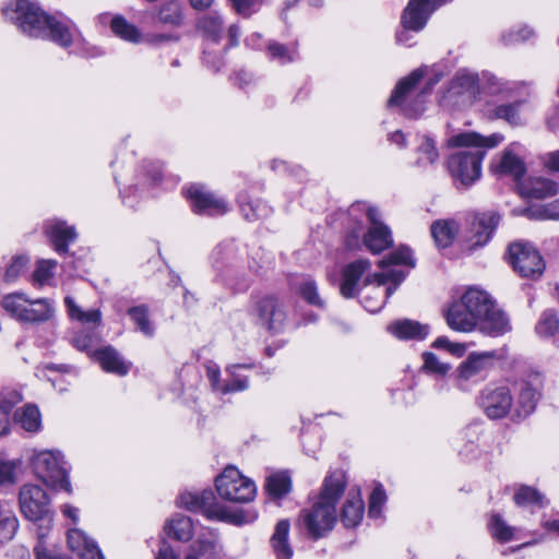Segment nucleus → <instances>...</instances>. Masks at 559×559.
I'll return each instance as SVG.
<instances>
[{
    "label": "nucleus",
    "mask_w": 559,
    "mask_h": 559,
    "mask_svg": "<svg viewBox=\"0 0 559 559\" xmlns=\"http://www.w3.org/2000/svg\"><path fill=\"white\" fill-rule=\"evenodd\" d=\"M300 296L310 305L323 308L324 301L318 294V287L311 280L305 281L299 287Z\"/></svg>",
    "instance_id": "603ef678"
},
{
    "label": "nucleus",
    "mask_w": 559,
    "mask_h": 559,
    "mask_svg": "<svg viewBox=\"0 0 559 559\" xmlns=\"http://www.w3.org/2000/svg\"><path fill=\"white\" fill-rule=\"evenodd\" d=\"M536 333L543 337L555 336L559 333V318L552 309L545 310L536 326Z\"/></svg>",
    "instance_id": "79ce46f5"
},
{
    "label": "nucleus",
    "mask_w": 559,
    "mask_h": 559,
    "mask_svg": "<svg viewBox=\"0 0 559 559\" xmlns=\"http://www.w3.org/2000/svg\"><path fill=\"white\" fill-rule=\"evenodd\" d=\"M4 15L29 37L49 38L61 47L74 41L78 31L70 21L45 14L34 2L16 0L3 10Z\"/></svg>",
    "instance_id": "f257e3e1"
},
{
    "label": "nucleus",
    "mask_w": 559,
    "mask_h": 559,
    "mask_svg": "<svg viewBox=\"0 0 559 559\" xmlns=\"http://www.w3.org/2000/svg\"><path fill=\"white\" fill-rule=\"evenodd\" d=\"M424 368L436 374H445L450 370V366L441 362L433 353L424 354Z\"/></svg>",
    "instance_id": "4d7b16f0"
},
{
    "label": "nucleus",
    "mask_w": 559,
    "mask_h": 559,
    "mask_svg": "<svg viewBox=\"0 0 559 559\" xmlns=\"http://www.w3.org/2000/svg\"><path fill=\"white\" fill-rule=\"evenodd\" d=\"M366 211L370 223L368 231L364 235V245L372 253H380L392 246L391 230L380 221L379 211L376 207L367 206L365 203H356L349 207V214Z\"/></svg>",
    "instance_id": "9d476101"
},
{
    "label": "nucleus",
    "mask_w": 559,
    "mask_h": 559,
    "mask_svg": "<svg viewBox=\"0 0 559 559\" xmlns=\"http://www.w3.org/2000/svg\"><path fill=\"white\" fill-rule=\"evenodd\" d=\"M80 559H105L97 545L92 540L76 554Z\"/></svg>",
    "instance_id": "774afa93"
},
{
    "label": "nucleus",
    "mask_w": 559,
    "mask_h": 559,
    "mask_svg": "<svg viewBox=\"0 0 559 559\" xmlns=\"http://www.w3.org/2000/svg\"><path fill=\"white\" fill-rule=\"evenodd\" d=\"M258 2L259 0H230L234 10L245 17L250 16L255 11Z\"/></svg>",
    "instance_id": "052dcab7"
},
{
    "label": "nucleus",
    "mask_w": 559,
    "mask_h": 559,
    "mask_svg": "<svg viewBox=\"0 0 559 559\" xmlns=\"http://www.w3.org/2000/svg\"><path fill=\"white\" fill-rule=\"evenodd\" d=\"M416 165L418 167H427L437 162L439 153L431 138L425 136L423 143L417 148Z\"/></svg>",
    "instance_id": "49530a36"
},
{
    "label": "nucleus",
    "mask_w": 559,
    "mask_h": 559,
    "mask_svg": "<svg viewBox=\"0 0 559 559\" xmlns=\"http://www.w3.org/2000/svg\"><path fill=\"white\" fill-rule=\"evenodd\" d=\"M460 300L465 304L466 309L473 314L477 322L487 313L492 304V299L487 293L476 288L467 289Z\"/></svg>",
    "instance_id": "a878e982"
},
{
    "label": "nucleus",
    "mask_w": 559,
    "mask_h": 559,
    "mask_svg": "<svg viewBox=\"0 0 559 559\" xmlns=\"http://www.w3.org/2000/svg\"><path fill=\"white\" fill-rule=\"evenodd\" d=\"M28 263L29 259L25 255H16L12 258L4 273L5 282H15L25 272Z\"/></svg>",
    "instance_id": "3c124183"
},
{
    "label": "nucleus",
    "mask_w": 559,
    "mask_h": 559,
    "mask_svg": "<svg viewBox=\"0 0 559 559\" xmlns=\"http://www.w3.org/2000/svg\"><path fill=\"white\" fill-rule=\"evenodd\" d=\"M213 266L218 272H226L225 281L227 284L236 280V289L245 290L249 287V280L246 277L237 278L238 248L233 241H226L218 245L212 253Z\"/></svg>",
    "instance_id": "4468645a"
},
{
    "label": "nucleus",
    "mask_w": 559,
    "mask_h": 559,
    "mask_svg": "<svg viewBox=\"0 0 559 559\" xmlns=\"http://www.w3.org/2000/svg\"><path fill=\"white\" fill-rule=\"evenodd\" d=\"M254 314L269 331L278 332L285 322L283 305L274 296H264L254 302Z\"/></svg>",
    "instance_id": "dca6fc26"
},
{
    "label": "nucleus",
    "mask_w": 559,
    "mask_h": 559,
    "mask_svg": "<svg viewBox=\"0 0 559 559\" xmlns=\"http://www.w3.org/2000/svg\"><path fill=\"white\" fill-rule=\"evenodd\" d=\"M265 489L273 498H281L290 490V477L286 473H275L266 478Z\"/></svg>",
    "instance_id": "37998d69"
},
{
    "label": "nucleus",
    "mask_w": 559,
    "mask_h": 559,
    "mask_svg": "<svg viewBox=\"0 0 559 559\" xmlns=\"http://www.w3.org/2000/svg\"><path fill=\"white\" fill-rule=\"evenodd\" d=\"M57 262L52 260H43L38 262V265L34 272V278L40 285L45 284L51 276L52 270L55 269Z\"/></svg>",
    "instance_id": "bf43d9fd"
},
{
    "label": "nucleus",
    "mask_w": 559,
    "mask_h": 559,
    "mask_svg": "<svg viewBox=\"0 0 559 559\" xmlns=\"http://www.w3.org/2000/svg\"><path fill=\"white\" fill-rule=\"evenodd\" d=\"M219 497L235 503H247L257 495L255 484L234 466L226 467L215 479Z\"/></svg>",
    "instance_id": "6e6552de"
},
{
    "label": "nucleus",
    "mask_w": 559,
    "mask_h": 559,
    "mask_svg": "<svg viewBox=\"0 0 559 559\" xmlns=\"http://www.w3.org/2000/svg\"><path fill=\"white\" fill-rule=\"evenodd\" d=\"M267 52L272 59L277 60L282 64L294 61L297 56L296 48L289 49L284 44L276 41H270L267 44Z\"/></svg>",
    "instance_id": "8fccbe9b"
},
{
    "label": "nucleus",
    "mask_w": 559,
    "mask_h": 559,
    "mask_svg": "<svg viewBox=\"0 0 559 559\" xmlns=\"http://www.w3.org/2000/svg\"><path fill=\"white\" fill-rule=\"evenodd\" d=\"M197 28L205 39L218 44L224 29L223 17L217 12L205 13L198 19Z\"/></svg>",
    "instance_id": "c756f323"
},
{
    "label": "nucleus",
    "mask_w": 559,
    "mask_h": 559,
    "mask_svg": "<svg viewBox=\"0 0 559 559\" xmlns=\"http://www.w3.org/2000/svg\"><path fill=\"white\" fill-rule=\"evenodd\" d=\"M513 500L519 507H537L544 508L548 504V500L536 488L522 485L514 493Z\"/></svg>",
    "instance_id": "f704fd0d"
},
{
    "label": "nucleus",
    "mask_w": 559,
    "mask_h": 559,
    "mask_svg": "<svg viewBox=\"0 0 559 559\" xmlns=\"http://www.w3.org/2000/svg\"><path fill=\"white\" fill-rule=\"evenodd\" d=\"M493 352L473 353L457 368L460 381H477L483 379L492 366Z\"/></svg>",
    "instance_id": "a211bd4d"
},
{
    "label": "nucleus",
    "mask_w": 559,
    "mask_h": 559,
    "mask_svg": "<svg viewBox=\"0 0 559 559\" xmlns=\"http://www.w3.org/2000/svg\"><path fill=\"white\" fill-rule=\"evenodd\" d=\"M194 213L199 215L219 216L229 211L227 202L201 185H191L186 190Z\"/></svg>",
    "instance_id": "2eb2a0df"
},
{
    "label": "nucleus",
    "mask_w": 559,
    "mask_h": 559,
    "mask_svg": "<svg viewBox=\"0 0 559 559\" xmlns=\"http://www.w3.org/2000/svg\"><path fill=\"white\" fill-rule=\"evenodd\" d=\"M32 467L35 475L47 486L71 492V484L59 451H40L33 455Z\"/></svg>",
    "instance_id": "0eeeda50"
},
{
    "label": "nucleus",
    "mask_w": 559,
    "mask_h": 559,
    "mask_svg": "<svg viewBox=\"0 0 559 559\" xmlns=\"http://www.w3.org/2000/svg\"><path fill=\"white\" fill-rule=\"evenodd\" d=\"M19 520L12 511L0 513V544L10 542L16 534Z\"/></svg>",
    "instance_id": "de8ad7c7"
},
{
    "label": "nucleus",
    "mask_w": 559,
    "mask_h": 559,
    "mask_svg": "<svg viewBox=\"0 0 559 559\" xmlns=\"http://www.w3.org/2000/svg\"><path fill=\"white\" fill-rule=\"evenodd\" d=\"M347 481L342 469L330 472L323 480L318 501L304 511L302 523L313 539L323 537L336 522V504L343 496Z\"/></svg>",
    "instance_id": "7ed1b4c3"
},
{
    "label": "nucleus",
    "mask_w": 559,
    "mask_h": 559,
    "mask_svg": "<svg viewBox=\"0 0 559 559\" xmlns=\"http://www.w3.org/2000/svg\"><path fill=\"white\" fill-rule=\"evenodd\" d=\"M15 419L28 432H36L41 426L40 412L36 405L27 404L17 409Z\"/></svg>",
    "instance_id": "c9c22d12"
},
{
    "label": "nucleus",
    "mask_w": 559,
    "mask_h": 559,
    "mask_svg": "<svg viewBox=\"0 0 559 559\" xmlns=\"http://www.w3.org/2000/svg\"><path fill=\"white\" fill-rule=\"evenodd\" d=\"M447 324L454 331L469 332L478 325L477 320L460 299L453 301L444 312Z\"/></svg>",
    "instance_id": "4be33fe9"
},
{
    "label": "nucleus",
    "mask_w": 559,
    "mask_h": 559,
    "mask_svg": "<svg viewBox=\"0 0 559 559\" xmlns=\"http://www.w3.org/2000/svg\"><path fill=\"white\" fill-rule=\"evenodd\" d=\"M157 19L160 23L177 26L181 24L182 14L180 5L177 2L170 1L162 5Z\"/></svg>",
    "instance_id": "09e8293b"
},
{
    "label": "nucleus",
    "mask_w": 559,
    "mask_h": 559,
    "mask_svg": "<svg viewBox=\"0 0 559 559\" xmlns=\"http://www.w3.org/2000/svg\"><path fill=\"white\" fill-rule=\"evenodd\" d=\"M93 357L106 372L126 376L131 368V362L124 361L119 352L112 346H105L95 350Z\"/></svg>",
    "instance_id": "b1692460"
},
{
    "label": "nucleus",
    "mask_w": 559,
    "mask_h": 559,
    "mask_svg": "<svg viewBox=\"0 0 559 559\" xmlns=\"http://www.w3.org/2000/svg\"><path fill=\"white\" fill-rule=\"evenodd\" d=\"M290 523L288 520L277 522L274 533L270 539L276 559H292L293 548L288 542Z\"/></svg>",
    "instance_id": "bb28decb"
},
{
    "label": "nucleus",
    "mask_w": 559,
    "mask_h": 559,
    "mask_svg": "<svg viewBox=\"0 0 559 559\" xmlns=\"http://www.w3.org/2000/svg\"><path fill=\"white\" fill-rule=\"evenodd\" d=\"M430 233L438 248H448L459 234V224L454 219H438L430 226Z\"/></svg>",
    "instance_id": "cd10ccee"
},
{
    "label": "nucleus",
    "mask_w": 559,
    "mask_h": 559,
    "mask_svg": "<svg viewBox=\"0 0 559 559\" xmlns=\"http://www.w3.org/2000/svg\"><path fill=\"white\" fill-rule=\"evenodd\" d=\"M45 233L52 242L55 250L60 253L68 252V246L76 238L74 226H69L64 221L50 219L45 224Z\"/></svg>",
    "instance_id": "aec40b11"
},
{
    "label": "nucleus",
    "mask_w": 559,
    "mask_h": 559,
    "mask_svg": "<svg viewBox=\"0 0 559 559\" xmlns=\"http://www.w3.org/2000/svg\"><path fill=\"white\" fill-rule=\"evenodd\" d=\"M165 531L168 536L179 542H189L194 534L193 522L189 516L175 514L166 522Z\"/></svg>",
    "instance_id": "7c9ffc66"
},
{
    "label": "nucleus",
    "mask_w": 559,
    "mask_h": 559,
    "mask_svg": "<svg viewBox=\"0 0 559 559\" xmlns=\"http://www.w3.org/2000/svg\"><path fill=\"white\" fill-rule=\"evenodd\" d=\"M253 203V212H248L247 206H241V213L247 221L253 222L262 219L271 215L272 207L261 200L251 201Z\"/></svg>",
    "instance_id": "864d4df0"
},
{
    "label": "nucleus",
    "mask_w": 559,
    "mask_h": 559,
    "mask_svg": "<svg viewBox=\"0 0 559 559\" xmlns=\"http://www.w3.org/2000/svg\"><path fill=\"white\" fill-rule=\"evenodd\" d=\"M15 464L13 462H0V484L13 483Z\"/></svg>",
    "instance_id": "338daca9"
},
{
    "label": "nucleus",
    "mask_w": 559,
    "mask_h": 559,
    "mask_svg": "<svg viewBox=\"0 0 559 559\" xmlns=\"http://www.w3.org/2000/svg\"><path fill=\"white\" fill-rule=\"evenodd\" d=\"M64 305L67 307L69 317L73 320H78L81 323H91L99 325L102 321V313L98 309H91L83 311L70 296L64 298Z\"/></svg>",
    "instance_id": "4c0bfd02"
},
{
    "label": "nucleus",
    "mask_w": 559,
    "mask_h": 559,
    "mask_svg": "<svg viewBox=\"0 0 559 559\" xmlns=\"http://www.w3.org/2000/svg\"><path fill=\"white\" fill-rule=\"evenodd\" d=\"M389 282V272H381V273H372L368 274L365 280V285H372L376 284L377 287L374 288V294L380 296L381 295V287L385 285Z\"/></svg>",
    "instance_id": "e2e57ef3"
},
{
    "label": "nucleus",
    "mask_w": 559,
    "mask_h": 559,
    "mask_svg": "<svg viewBox=\"0 0 559 559\" xmlns=\"http://www.w3.org/2000/svg\"><path fill=\"white\" fill-rule=\"evenodd\" d=\"M508 260L513 270L523 277L540 275L545 269L539 252L531 243L523 241L508 247Z\"/></svg>",
    "instance_id": "f8f14e48"
},
{
    "label": "nucleus",
    "mask_w": 559,
    "mask_h": 559,
    "mask_svg": "<svg viewBox=\"0 0 559 559\" xmlns=\"http://www.w3.org/2000/svg\"><path fill=\"white\" fill-rule=\"evenodd\" d=\"M386 331L402 341H421L429 334V326L415 320L401 319L390 323Z\"/></svg>",
    "instance_id": "412c9836"
},
{
    "label": "nucleus",
    "mask_w": 559,
    "mask_h": 559,
    "mask_svg": "<svg viewBox=\"0 0 559 559\" xmlns=\"http://www.w3.org/2000/svg\"><path fill=\"white\" fill-rule=\"evenodd\" d=\"M502 141L503 136L499 133L481 136L475 132H463L451 136L448 140L449 146L464 147L452 154L448 160L451 176L465 187L473 185L480 178L486 150L496 147Z\"/></svg>",
    "instance_id": "f03ea898"
},
{
    "label": "nucleus",
    "mask_w": 559,
    "mask_h": 559,
    "mask_svg": "<svg viewBox=\"0 0 559 559\" xmlns=\"http://www.w3.org/2000/svg\"><path fill=\"white\" fill-rule=\"evenodd\" d=\"M539 400V392L528 382H523L520 388L516 406L514 408L519 418L531 415Z\"/></svg>",
    "instance_id": "473e14b6"
},
{
    "label": "nucleus",
    "mask_w": 559,
    "mask_h": 559,
    "mask_svg": "<svg viewBox=\"0 0 559 559\" xmlns=\"http://www.w3.org/2000/svg\"><path fill=\"white\" fill-rule=\"evenodd\" d=\"M523 154V145L513 142L503 150L499 157L491 162L490 170L495 175L509 176L519 185L526 174Z\"/></svg>",
    "instance_id": "ddd939ff"
},
{
    "label": "nucleus",
    "mask_w": 559,
    "mask_h": 559,
    "mask_svg": "<svg viewBox=\"0 0 559 559\" xmlns=\"http://www.w3.org/2000/svg\"><path fill=\"white\" fill-rule=\"evenodd\" d=\"M19 504L26 520L44 523L37 531L38 538L41 540L47 535L52 521L48 495L38 485L25 484L19 492Z\"/></svg>",
    "instance_id": "423d86ee"
},
{
    "label": "nucleus",
    "mask_w": 559,
    "mask_h": 559,
    "mask_svg": "<svg viewBox=\"0 0 559 559\" xmlns=\"http://www.w3.org/2000/svg\"><path fill=\"white\" fill-rule=\"evenodd\" d=\"M525 104V99H516L512 103L498 105L493 112L497 118L504 119L510 124L519 126L522 123L521 110Z\"/></svg>",
    "instance_id": "58836bf2"
},
{
    "label": "nucleus",
    "mask_w": 559,
    "mask_h": 559,
    "mask_svg": "<svg viewBox=\"0 0 559 559\" xmlns=\"http://www.w3.org/2000/svg\"><path fill=\"white\" fill-rule=\"evenodd\" d=\"M178 506L191 512H200L206 519L234 525L252 523L258 514L253 510L230 508L219 502L210 489L201 492H183L178 498Z\"/></svg>",
    "instance_id": "20e7f679"
},
{
    "label": "nucleus",
    "mask_w": 559,
    "mask_h": 559,
    "mask_svg": "<svg viewBox=\"0 0 559 559\" xmlns=\"http://www.w3.org/2000/svg\"><path fill=\"white\" fill-rule=\"evenodd\" d=\"M500 222V215L496 212L475 214L471 221V235L466 237L469 249L483 247L491 238Z\"/></svg>",
    "instance_id": "f3484780"
},
{
    "label": "nucleus",
    "mask_w": 559,
    "mask_h": 559,
    "mask_svg": "<svg viewBox=\"0 0 559 559\" xmlns=\"http://www.w3.org/2000/svg\"><path fill=\"white\" fill-rule=\"evenodd\" d=\"M522 195L530 199H546L557 194V183L550 179L536 177L519 183Z\"/></svg>",
    "instance_id": "393cba45"
},
{
    "label": "nucleus",
    "mask_w": 559,
    "mask_h": 559,
    "mask_svg": "<svg viewBox=\"0 0 559 559\" xmlns=\"http://www.w3.org/2000/svg\"><path fill=\"white\" fill-rule=\"evenodd\" d=\"M372 294H373L372 296H364L361 304L366 310L374 313L382 309V307L385 304V299H383V292H381V295L378 296L374 294V289H373Z\"/></svg>",
    "instance_id": "680f3d73"
},
{
    "label": "nucleus",
    "mask_w": 559,
    "mask_h": 559,
    "mask_svg": "<svg viewBox=\"0 0 559 559\" xmlns=\"http://www.w3.org/2000/svg\"><path fill=\"white\" fill-rule=\"evenodd\" d=\"M488 528L492 538L500 543H508L513 539L514 528L508 525L499 514L491 515Z\"/></svg>",
    "instance_id": "a18cd8bd"
},
{
    "label": "nucleus",
    "mask_w": 559,
    "mask_h": 559,
    "mask_svg": "<svg viewBox=\"0 0 559 559\" xmlns=\"http://www.w3.org/2000/svg\"><path fill=\"white\" fill-rule=\"evenodd\" d=\"M91 542L92 540L84 534V532L80 530L72 528L69 530L68 532L69 547L75 554H79L83 549V547H85V545H87Z\"/></svg>",
    "instance_id": "13d9d810"
},
{
    "label": "nucleus",
    "mask_w": 559,
    "mask_h": 559,
    "mask_svg": "<svg viewBox=\"0 0 559 559\" xmlns=\"http://www.w3.org/2000/svg\"><path fill=\"white\" fill-rule=\"evenodd\" d=\"M480 92L478 74L467 69L459 70L442 96L443 106L464 108L471 106Z\"/></svg>",
    "instance_id": "1a4fd4ad"
},
{
    "label": "nucleus",
    "mask_w": 559,
    "mask_h": 559,
    "mask_svg": "<svg viewBox=\"0 0 559 559\" xmlns=\"http://www.w3.org/2000/svg\"><path fill=\"white\" fill-rule=\"evenodd\" d=\"M112 33L131 43H138L141 38V33L135 25L129 23L123 16H114L110 23Z\"/></svg>",
    "instance_id": "ea45409f"
},
{
    "label": "nucleus",
    "mask_w": 559,
    "mask_h": 559,
    "mask_svg": "<svg viewBox=\"0 0 559 559\" xmlns=\"http://www.w3.org/2000/svg\"><path fill=\"white\" fill-rule=\"evenodd\" d=\"M432 346L437 349H448L449 352H451L452 354H455V355H462L465 350V347L464 345L462 344H452L448 337L445 336H440L438 337Z\"/></svg>",
    "instance_id": "69168bd1"
},
{
    "label": "nucleus",
    "mask_w": 559,
    "mask_h": 559,
    "mask_svg": "<svg viewBox=\"0 0 559 559\" xmlns=\"http://www.w3.org/2000/svg\"><path fill=\"white\" fill-rule=\"evenodd\" d=\"M370 267L368 259L355 260L343 267L340 292L344 298H354L358 294L359 282Z\"/></svg>",
    "instance_id": "6ab92c4d"
},
{
    "label": "nucleus",
    "mask_w": 559,
    "mask_h": 559,
    "mask_svg": "<svg viewBox=\"0 0 559 559\" xmlns=\"http://www.w3.org/2000/svg\"><path fill=\"white\" fill-rule=\"evenodd\" d=\"M55 314V308L50 300L27 298L26 311L23 316V323H40L50 320Z\"/></svg>",
    "instance_id": "c85d7f7f"
},
{
    "label": "nucleus",
    "mask_w": 559,
    "mask_h": 559,
    "mask_svg": "<svg viewBox=\"0 0 559 559\" xmlns=\"http://www.w3.org/2000/svg\"><path fill=\"white\" fill-rule=\"evenodd\" d=\"M27 296L24 293H11L3 296L1 307L15 320L22 322L26 311Z\"/></svg>",
    "instance_id": "e433bc0d"
},
{
    "label": "nucleus",
    "mask_w": 559,
    "mask_h": 559,
    "mask_svg": "<svg viewBox=\"0 0 559 559\" xmlns=\"http://www.w3.org/2000/svg\"><path fill=\"white\" fill-rule=\"evenodd\" d=\"M378 265L380 267H385L390 265H406L409 267L415 266V259L413 257L412 250L406 246H401L394 251H392L388 257L380 260Z\"/></svg>",
    "instance_id": "c03bdc74"
},
{
    "label": "nucleus",
    "mask_w": 559,
    "mask_h": 559,
    "mask_svg": "<svg viewBox=\"0 0 559 559\" xmlns=\"http://www.w3.org/2000/svg\"><path fill=\"white\" fill-rule=\"evenodd\" d=\"M206 376L214 391L223 394L224 382L221 381V370L217 365H209L206 367Z\"/></svg>",
    "instance_id": "0e129e2a"
},
{
    "label": "nucleus",
    "mask_w": 559,
    "mask_h": 559,
    "mask_svg": "<svg viewBox=\"0 0 559 559\" xmlns=\"http://www.w3.org/2000/svg\"><path fill=\"white\" fill-rule=\"evenodd\" d=\"M478 325L484 333L491 336H499L511 330L508 316L504 311L497 308L493 301L487 313L480 318Z\"/></svg>",
    "instance_id": "5701e85b"
},
{
    "label": "nucleus",
    "mask_w": 559,
    "mask_h": 559,
    "mask_svg": "<svg viewBox=\"0 0 559 559\" xmlns=\"http://www.w3.org/2000/svg\"><path fill=\"white\" fill-rule=\"evenodd\" d=\"M386 500V495L381 485L377 486L369 499V516L379 518L381 515V508Z\"/></svg>",
    "instance_id": "5fc2aeb1"
},
{
    "label": "nucleus",
    "mask_w": 559,
    "mask_h": 559,
    "mask_svg": "<svg viewBox=\"0 0 559 559\" xmlns=\"http://www.w3.org/2000/svg\"><path fill=\"white\" fill-rule=\"evenodd\" d=\"M253 364H234L225 368V372L229 376V380L224 382L223 394H229L235 392H241L249 388V379L238 373V370L252 369Z\"/></svg>",
    "instance_id": "72a5a7b5"
},
{
    "label": "nucleus",
    "mask_w": 559,
    "mask_h": 559,
    "mask_svg": "<svg viewBox=\"0 0 559 559\" xmlns=\"http://www.w3.org/2000/svg\"><path fill=\"white\" fill-rule=\"evenodd\" d=\"M364 501L359 493H349L342 512L341 521L346 527H356L364 516Z\"/></svg>",
    "instance_id": "2f4dec72"
},
{
    "label": "nucleus",
    "mask_w": 559,
    "mask_h": 559,
    "mask_svg": "<svg viewBox=\"0 0 559 559\" xmlns=\"http://www.w3.org/2000/svg\"><path fill=\"white\" fill-rule=\"evenodd\" d=\"M477 403L488 418L502 419L511 413L514 399L508 385L488 384L480 391Z\"/></svg>",
    "instance_id": "9b49d317"
},
{
    "label": "nucleus",
    "mask_w": 559,
    "mask_h": 559,
    "mask_svg": "<svg viewBox=\"0 0 559 559\" xmlns=\"http://www.w3.org/2000/svg\"><path fill=\"white\" fill-rule=\"evenodd\" d=\"M128 314L136 325V329L147 337L154 335L155 329L148 318V308L144 305L131 307Z\"/></svg>",
    "instance_id": "a19ab883"
},
{
    "label": "nucleus",
    "mask_w": 559,
    "mask_h": 559,
    "mask_svg": "<svg viewBox=\"0 0 559 559\" xmlns=\"http://www.w3.org/2000/svg\"><path fill=\"white\" fill-rule=\"evenodd\" d=\"M426 73V68L414 70L408 76L402 79L395 86L388 100L389 107H399L400 111L407 118H417L425 111L426 95L430 92L431 82L427 87L417 92V85Z\"/></svg>",
    "instance_id": "39448f33"
},
{
    "label": "nucleus",
    "mask_w": 559,
    "mask_h": 559,
    "mask_svg": "<svg viewBox=\"0 0 559 559\" xmlns=\"http://www.w3.org/2000/svg\"><path fill=\"white\" fill-rule=\"evenodd\" d=\"M97 343V337L94 332L90 330H81L73 337V345L82 352H90L94 344Z\"/></svg>",
    "instance_id": "6e6d98bb"
}]
</instances>
